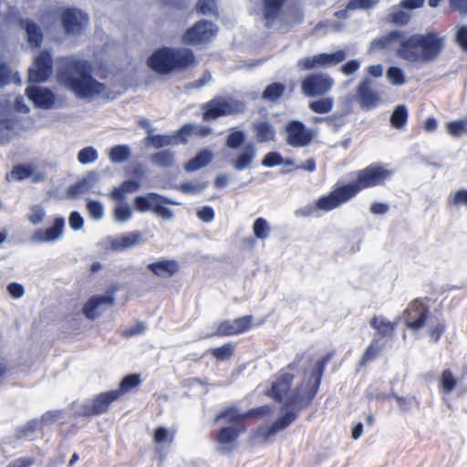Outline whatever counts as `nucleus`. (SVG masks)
<instances>
[{"mask_svg":"<svg viewBox=\"0 0 467 467\" xmlns=\"http://www.w3.org/2000/svg\"><path fill=\"white\" fill-rule=\"evenodd\" d=\"M392 176V171L379 163H371L356 172V179L350 182L335 185L328 193L320 196L314 205H308L297 212L305 217L312 216L318 210L330 212L355 198L360 192L382 186Z\"/></svg>","mask_w":467,"mask_h":467,"instance_id":"1","label":"nucleus"},{"mask_svg":"<svg viewBox=\"0 0 467 467\" xmlns=\"http://www.w3.org/2000/svg\"><path fill=\"white\" fill-rule=\"evenodd\" d=\"M334 353L328 352L316 361L311 368V372L306 380H303L293 390L292 394L286 398L284 402L285 409L292 410L286 411L279 419H277L264 433L263 440L267 441L271 437L275 436L278 431L287 428L294 422L298 412L311 406L315 400L321 382L327 365L332 359Z\"/></svg>","mask_w":467,"mask_h":467,"instance_id":"2","label":"nucleus"},{"mask_svg":"<svg viewBox=\"0 0 467 467\" xmlns=\"http://www.w3.org/2000/svg\"><path fill=\"white\" fill-rule=\"evenodd\" d=\"M57 70V78L80 98H90L101 94L105 85L91 75L88 61L72 57H62Z\"/></svg>","mask_w":467,"mask_h":467,"instance_id":"3","label":"nucleus"},{"mask_svg":"<svg viewBox=\"0 0 467 467\" xmlns=\"http://www.w3.org/2000/svg\"><path fill=\"white\" fill-rule=\"evenodd\" d=\"M444 48V38L439 33L430 31L413 34L400 44L399 56L411 63H429L436 60Z\"/></svg>","mask_w":467,"mask_h":467,"instance_id":"4","label":"nucleus"},{"mask_svg":"<svg viewBox=\"0 0 467 467\" xmlns=\"http://www.w3.org/2000/svg\"><path fill=\"white\" fill-rule=\"evenodd\" d=\"M195 63V56L189 48L161 47L148 58L149 67L159 74L184 70Z\"/></svg>","mask_w":467,"mask_h":467,"instance_id":"5","label":"nucleus"},{"mask_svg":"<svg viewBox=\"0 0 467 467\" xmlns=\"http://www.w3.org/2000/svg\"><path fill=\"white\" fill-rule=\"evenodd\" d=\"M141 383L139 374H130L122 379L119 389L102 392L81 405L79 415L90 418L106 413L110 405L122 395L137 388Z\"/></svg>","mask_w":467,"mask_h":467,"instance_id":"6","label":"nucleus"},{"mask_svg":"<svg viewBox=\"0 0 467 467\" xmlns=\"http://www.w3.org/2000/svg\"><path fill=\"white\" fill-rule=\"evenodd\" d=\"M223 419H225L229 425L219 429L213 440L221 445L223 452H231L237 447L240 435L246 431V426L234 407L225 408L215 417L216 421Z\"/></svg>","mask_w":467,"mask_h":467,"instance_id":"7","label":"nucleus"},{"mask_svg":"<svg viewBox=\"0 0 467 467\" xmlns=\"http://www.w3.org/2000/svg\"><path fill=\"white\" fill-rule=\"evenodd\" d=\"M303 358V354H298L291 363L280 369L275 377V380L273 381L271 387L265 390V396L271 398L277 403L284 402L295 379L293 371L298 368Z\"/></svg>","mask_w":467,"mask_h":467,"instance_id":"8","label":"nucleus"},{"mask_svg":"<svg viewBox=\"0 0 467 467\" xmlns=\"http://www.w3.org/2000/svg\"><path fill=\"white\" fill-rule=\"evenodd\" d=\"M202 118L213 120L220 117L239 114L244 111L245 105L242 101L216 97L202 105Z\"/></svg>","mask_w":467,"mask_h":467,"instance_id":"9","label":"nucleus"},{"mask_svg":"<svg viewBox=\"0 0 467 467\" xmlns=\"http://www.w3.org/2000/svg\"><path fill=\"white\" fill-rule=\"evenodd\" d=\"M429 317L427 304L421 298H415L408 304L400 318L407 329L417 332L425 327Z\"/></svg>","mask_w":467,"mask_h":467,"instance_id":"10","label":"nucleus"},{"mask_svg":"<svg viewBox=\"0 0 467 467\" xmlns=\"http://www.w3.org/2000/svg\"><path fill=\"white\" fill-rule=\"evenodd\" d=\"M169 203H171L169 199L155 192H149L145 195L137 196L134 199V208L136 211L140 213L151 211L163 219H171L173 216L172 212L165 206V204Z\"/></svg>","mask_w":467,"mask_h":467,"instance_id":"11","label":"nucleus"},{"mask_svg":"<svg viewBox=\"0 0 467 467\" xmlns=\"http://www.w3.org/2000/svg\"><path fill=\"white\" fill-rule=\"evenodd\" d=\"M218 31L217 26L208 20H199L182 35V41L189 45H203L212 41Z\"/></svg>","mask_w":467,"mask_h":467,"instance_id":"12","label":"nucleus"},{"mask_svg":"<svg viewBox=\"0 0 467 467\" xmlns=\"http://www.w3.org/2000/svg\"><path fill=\"white\" fill-rule=\"evenodd\" d=\"M334 80L327 74L314 73L307 75L301 82L303 94L309 98L323 97L330 91Z\"/></svg>","mask_w":467,"mask_h":467,"instance_id":"13","label":"nucleus"},{"mask_svg":"<svg viewBox=\"0 0 467 467\" xmlns=\"http://www.w3.org/2000/svg\"><path fill=\"white\" fill-rule=\"evenodd\" d=\"M53 72L52 56L47 50H42L28 69V81L42 83L48 79Z\"/></svg>","mask_w":467,"mask_h":467,"instance_id":"14","label":"nucleus"},{"mask_svg":"<svg viewBox=\"0 0 467 467\" xmlns=\"http://www.w3.org/2000/svg\"><path fill=\"white\" fill-rule=\"evenodd\" d=\"M60 19L67 35H80L88 23V15L73 7L65 8L60 14Z\"/></svg>","mask_w":467,"mask_h":467,"instance_id":"15","label":"nucleus"},{"mask_svg":"<svg viewBox=\"0 0 467 467\" xmlns=\"http://www.w3.org/2000/svg\"><path fill=\"white\" fill-rule=\"evenodd\" d=\"M285 130L287 133L286 142L292 147H305L313 139L311 131L307 130L306 126L298 120L288 122Z\"/></svg>","mask_w":467,"mask_h":467,"instance_id":"16","label":"nucleus"},{"mask_svg":"<svg viewBox=\"0 0 467 467\" xmlns=\"http://www.w3.org/2000/svg\"><path fill=\"white\" fill-rule=\"evenodd\" d=\"M64 227L65 219L57 217L54 219L52 226L35 231L31 235V241L37 244L55 242L62 235Z\"/></svg>","mask_w":467,"mask_h":467,"instance_id":"17","label":"nucleus"},{"mask_svg":"<svg viewBox=\"0 0 467 467\" xmlns=\"http://www.w3.org/2000/svg\"><path fill=\"white\" fill-rule=\"evenodd\" d=\"M26 94L36 108L48 109L55 104V95L49 88L29 86Z\"/></svg>","mask_w":467,"mask_h":467,"instance_id":"18","label":"nucleus"},{"mask_svg":"<svg viewBox=\"0 0 467 467\" xmlns=\"http://www.w3.org/2000/svg\"><path fill=\"white\" fill-rule=\"evenodd\" d=\"M147 269L159 278H170L179 272L180 265L173 259H161L150 263Z\"/></svg>","mask_w":467,"mask_h":467,"instance_id":"19","label":"nucleus"},{"mask_svg":"<svg viewBox=\"0 0 467 467\" xmlns=\"http://www.w3.org/2000/svg\"><path fill=\"white\" fill-rule=\"evenodd\" d=\"M357 96L362 109H370L377 106L379 101V95L371 88V82L364 78L357 88Z\"/></svg>","mask_w":467,"mask_h":467,"instance_id":"20","label":"nucleus"},{"mask_svg":"<svg viewBox=\"0 0 467 467\" xmlns=\"http://www.w3.org/2000/svg\"><path fill=\"white\" fill-rule=\"evenodd\" d=\"M115 290L113 288L109 295L92 296L83 306V314L86 317L92 320L98 317L99 313L97 310L101 305L113 306L115 302L113 293Z\"/></svg>","mask_w":467,"mask_h":467,"instance_id":"21","label":"nucleus"},{"mask_svg":"<svg viewBox=\"0 0 467 467\" xmlns=\"http://www.w3.org/2000/svg\"><path fill=\"white\" fill-rule=\"evenodd\" d=\"M369 325L379 337L391 338L398 327V321H389L383 317L374 316L369 320Z\"/></svg>","mask_w":467,"mask_h":467,"instance_id":"22","label":"nucleus"},{"mask_svg":"<svg viewBox=\"0 0 467 467\" xmlns=\"http://www.w3.org/2000/svg\"><path fill=\"white\" fill-rule=\"evenodd\" d=\"M256 150L253 142L246 143L242 151L232 160V164L237 171L248 168L255 158Z\"/></svg>","mask_w":467,"mask_h":467,"instance_id":"23","label":"nucleus"},{"mask_svg":"<svg viewBox=\"0 0 467 467\" xmlns=\"http://www.w3.org/2000/svg\"><path fill=\"white\" fill-rule=\"evenodd\" d=\"M20 26L26 30L30 47H39L43 41V33L39 26L30 19H21Z\"/></svg>","mask_w":467,"mask_h":467,"instance_id":"24","label":"nucleus"},{"mask_svg":"<svg viewBox=\"0 0 467 467\" xmlns=\"http://www.w3.org/2000/svg\"><path fill=\"white\" fill-rule=\"evenodd\" d=\"M287 0H262L263 15L266 26L270 27L279 16L281 10Z\"/></svg>","mask_w":467,"mask_h":467,"instance_id":"25","label":"nucleus"},{"mask_svg":"<svg viewBox=\"0 0 467 467\" xmlns=\"http://www.w3.org/2000/svg\"><path fill=\"white\" fill-rule=\"evenodd\" d=\"M98 180L99 176L97 172H88L85 178L69 187L68 195L71 197H78L88 192L94 187Z\"/></svg>","mask_w":467,"mask_h":467,"instance_id":"26","label":"nucleus"},{"mask_svg":"<svg viewBox=\"0 0 467 467\" xmlns=\"http://www.w3.org/2000/svg\"><path fill=\"white\" fill-rule=\"evenodd\" d=\"M141 240V234L138 231L130 232L119 236L113 243L115 250H125L138 244Z\"/></svg>","mask_w":467,"mask_h":467,"instance_id":"27","label":"nucleus"},{"mask_svg":"<svg viewBox=\"0 0 467 467\" xmlns=\"http://www.w3.org/2000/svg\"><path fill=\"white\" fill-rule=\"evenodd\" d=\"M383 347L384 344L381 343L380 338L375 337L370 342V344L368 346L364 353L362 354L361 358L359 360V366L365 367L368 364V362L376 358L379 355Z\"/></svg>","mask_w":467,"mask_h":467,"instance_id":"28","label":"nucleus"},{"mask_svg":"<svg viewBox=\"0 0 467 467\" xmlns=\"http://www.w3.org/2000/svg\"><path fill=\"white\" fill-rule=\"evenodd\" d=\"M254 131L255 132L257 140L260 142L273 140L275 135L274 128L267 121L255 123L254 125Z\"/></svg>","mask_w":467,"mask_h":467,"instance_id":"29","label":"nucleus"},{"mask_svg":"<svg viewBox=\"0 0 467 467\" xmlns=\"http://www.w3.org/2000/svg\"><path fill=\"white\" fill-rule=\"evenodd\" d=\"M150 160L156 166L171 168L175 164L174 153L170 150H160L151 155Z\"/></svg>","mask_w":467,"mask_h":467,"instance_id":"30","label":"nucleus"},{"mask_svg":"<svg viewBox=\"0 0 467 467\" xmlns=\"http://www.w3.org/2000/svg\"><path fill=\"white\" fill-rule=\"evenodd\" d=\"M212 161V153L209 150H202L200 151L194 158L191 159L185 165V170L187 171H197L207 164Z\"/></svg>","mask_w":467,"mask_h":467,"instance_id":"31","label":"nucleus"},{"mask_svg":"<svg viewBox=\"0 0 467 467\" xmlns=\"http://www.w3.org/2000/svg\"><path fill=\"white\" fill-rule=\"evenodd\" d=\"M309 109L317 114L329 113L334 107V99L332 97H321L317 100L309 102Z\"/></svg>","mask_w":467,"mask_h":467,"instance_id":"32","label":"nucleus"},{"mask_svg":"<svg viewBox=\"0 0 467 467\" xmlns=\"http://www.w3.org/2000/svg\"><path fill=\"white\" fill-rule=\"evenodd\" d=\"M285 91V86L280 82L269 84L264 90L262 98L265 100L274 102L279 99Z\"/></svg>","mask_w":467,"mask_h":467,"instance_id":"33","label":"nucleus"},{"mask_svg":"<svg viewBox=\"0 0 467 467\" xmlns=\"http://www.w3.org/2000/svg\"><path fill=\"white\" fill-rule=\"evenodd\" d=\"M408 121V110L404 105H399L390 116V124L394 129L401 130Z\"/></svg>","mask_w":467,"mask_h":467,"instance_id":"34","label":"nucleus"},{"mask_svg":"<svg viewBox=\"0 0 467 467\" xmlns=\"http://www.w3.org/2000/svg\"><path fill=\"white\" fill-rule=\"evenodd\" d=\"M130 156V150L127 145H117L110 149L109 158L113 163H120Z\"/></svg>","mask_w":467,"mask_h":467,"instance_id":"35","label":"nucleus"},{"mask_svg":"<svg viewBox=\"0 0 467 467\" xmlns=\"http://www.w3.org/2000/svg\"><path fill=\"white\" fill-rule=\"evenodd\" d=\"M33 174V168L30 165H15L10 173L6 175V180L23 181Z\"/></svg>","mask_w":467,"mask_h":467,"instance_id":"36","label":"nucleus"},{"mask_svg":"<svg viewBox=\"0 0 467 467\" xmlns=\"http://www.w3.org/2000/svg\"><path fill=\"white\" fill-rule=\"evenodd\" d=\"M273 413L272 407L270 405H263L260 407H256L251 409L244 413H239L240 418L244 422L246 419L250 418H258L262 419L267 416H270Z\"/></svg>","mask_w":467,"mask_h":467,"instance_id":"37","label":"nucleus"},{"mask_svg":"<svg viewBox=\"0 0 467 467\" xmlns=\"http://www.w3.org/2000/svg\"><path fill=\"white\" fill-rule=\"evenodd\" d=\"M323 67L338 65L343 62L347 57L345 50L339 49L334 53H320Z\"/></svg>","mask_w":467,"mask_h":467,"instance_id":"38","label":"nucleus"},{"mask_svg":"<svg viewBox=\"0 0 467 467\" xmlns=\"http://www.w3.org/2000/svg\"><path fill=\"white\" fill-rule=\"evenodd\" d=\"M457 386V379L450 369H444L440 378V388L444 393H451Z\"/></svg>","mask_w":467,"mask_h":467,"instance_id":"39","label":"nucleus"},{"mask_svg":"<svg viewBox=\"0 0 467 467\" xmlns=\"http://www.w3.org/2000/svg\"><path fill=\"white\" fill-rule=\"evenodd\" d=\"M175 437V431H170L165 427L159 426L154 430L153 441L156 444L164 442L171 443Z\"/></svg>","mask_w":467,"mask_h":467,"instance_id":"40","label":"nucleus"},{"mask_svg":"<svg viewBox=\"0 0 467 467\" xmlns=\"http://www.w3.org/2000/svg\"><path fill=\"white\" fill-rule=\"evenodd\" d=\"M253 316L247 315L232 320L235 336L250 330L253 327Z\"/></svg>","mask_w":467,"mask_h":467,"instance_id":"41","label":"nucleus"},{"mask_svg":"<svg viewBox=\"0 0 467 467\" xmlns=\"http://www.w3.org/2000/svg\"><path fill=\"white\" fill-rule=\"evenodd\" d=\"M253 231H254V234L256 238L264 240V239L267 238L269 235V233H270L269 223H267V221L265 218L259 217L254 223Z\"/></svg>","mask_w":467,"mask_h":467,"instance_id":"42","label":"nucleus"},{"mask_svg":"<svg viewBox=\"0 0 467 467\" xmlns=\"http://www.w3.org/2000/svg\"><path fill=\"white\" fill-rule=\"evenodd\" d=\"M195 9L202 15H217V5L215 0H198Z\"/></svg>","mask_w":467,"mask_h":467,"instance_id":"43","label":"nucleus"},{"mask_svg":"<svg viewBox=\"0 0 467 467\" xmlns=\"http://www.w3.org/2000/svg\"><path fill=\"white\" fill-rule=\"evenodd\" d=\"M298 66L302 69L309 70L316 67H323L321 54L311 57H306L298 61Z\"/></svg>","mask_w":467,"mask_h":467,"instance_id":"44","label":"nucleus"},{"mask_svg":"<svg viewBox=\"0 0 467 467\" xmlns=\"http://www.w3.org/2000/svg\"><path fill=\"white\" fill-rule=\"evenodd\" d=\"M98 151L93 147H85L78 153V160L81 164L94 162L98 159Z\"/></svg>","mask_w":467,"mask_h":467,"instance_id":"45","label":"nucleus"},{"mask_svg":"<svg viewBox=\"0 0 467 467\" xmlns=\"http://www.w3.org/2000/svg\"><path fill=\"white\" fill-rule=\"evenodd\" d=\"M448 205L451 207H457L464 205L467 207V189H461L451 194L448 198Z\"/></svg>","mask_w":467,"mask_h":467,"instance_id":"46","label":"nucleus"},{"mask_svg":"<svg viewBox=\"0 0 467 467\" xmlns=\"http://www.w3.org/2000/svg\"><path fill=\"white\" fill-rule=\"evenodd\" d=\"M213 336H216V337L235 336L232 320H223V321H221L220 323H218L216 329L213 333Z\"/></svg>","mask_w":467,"mask_h":467,"instance_id":"47","label":"nucleus"},{"mask_svg":"<svg viewBox=\"0 0 467 467\" xmlns=\"http://www.w3.org/2000/svg\"><path fill=\"white\" fill-rule=\"evenodd\" d=\"M234 353V348L231 344H224L219 348L212 349V355L218 360L229 359Z\"/></svg>","mask_w":467,"mask_h":467,"instance_id":"48","label":"nucleus"},{"mask_svg":"<svg viewBox=\"0 0 467 467\" xmlns=\"http://www.w3.org/2000/svg\"><path fill=\"white\" fill-rule=\"evenodd\" d=\"M454 42L462 51L467 52V25L456 27Z\"/></svg>","mask_w":467,"mask_h":467,"instance_id":"49","label":"nucleus"},{"mask_svg":"<svg viewBox=\"0 0 467 467\" xmlns=\"http://www.w3.org/2000/svg\"><path fill=\"white\" fill-rule=\"evenodd\" d=\"M245 140V135L241 130L231 132L226 139V145L230 149H238Z\"/></svg>","mask_w":467,"mask_h":467,"instance_id":"50","label":"nucleus"},{"mask_svg":"<svg viewBox=\"0 0 467 467\" xmlns=\"http://www.w3.org/2000/svg\"><path fill=\"white\" fill-rule=\"evenodd\" d=\"M207 186L206 182L192 183L191 182H182L179 185V190L182 193L195 194L202 192Z\"/></svg>","mask_w":467,"mask_h":467,"instance_id":"51","label":"nucleus"},{"mask_svg":"<svg viewBox=\"0 0 467 467\" xmlns=\"http://www.w3.org/2000/svg\"><path fill=\"white\" fill-rule=\"evenodd\" d=\"M45 215V210L40 205H34L30 209L27 219L32 224L37 225L43 222Z\"/></svg>","mask_w":467,"mask_h":467,"instance_id":"52","label":"nucleus"},{"mask_svg":"<svg viewBox=\"0 0 467 467\" xmlns=\"http://www.w3.org/2000/svg\"><path fill=\"white\" fill-rule=\"evenodd\" d=\"M387 76L394 85H402L406 81L403 71L398 67H390L387 71Z\"/></svg>","mask_w":467,"mask_h":467,"instance_id":"53","label":"nucleus"},{"mask_svg":"<svg viewBox=\"0 0 467 467\" xmlns=\"http://www.w3.org/2000/svg\"><path fill=\"white\" fill-rule=\"evenodd\" d=\"M378 0H349L347 10L370 9L376 5Z\"/></svg>","mask_w":467,"mask_h":467,"instance_id":"54","label":"nucleus"},{"mask_svg":"<svg viewBox=\"0 0 467 467\" xmlns=\"http://www.w3.org/2000/svg\"><path fill=\"white\" fill-rule=\"evenodd\" d=\"M87 209L89 215L95 219L99 220L103 216V206L99 202L88 201L87 203Z\"/></svg>","mask_w":467,"mask_h":467,"instance_id":"55","label":"nucleus"},{"mask_svg":"<svg viewBox=\"0 0 467 467\" xmlns=\"http://www.w3.org/2000/svg\"><path fill=\"white\" fill-rule=\"evenodd\" d=\"M36 421H28L24 426H21L16 430V436L17 439H25L28 437L29 434L35 432L36 431Z\"/></svg>","mask_w":467,"mask_h":467,"instance_id":"56","label":"nucleus"},{"mask_svg":"<svg viewBox=\"0 0 467 467\" xmlns=\"http://www.w3.org/2000/svg\"><path fill=\"white\" fill-rule=\"evenodd\" d=\"M282 156L275 151L268 152L263 159L262 164L265 167H274L282 164Z\"/></svg>","mask_w":467,"mask_h":467,"instance_id":"57","label":"nucleus"},{"mask_svg":"<svg viewBox=\"0 0 467 467\" xmlns=\"http://www.w3.org/2000/svg\"><path fill=\"white\" fill-rule=\"evenodd\" d=\"M391 20L399 26H405L410 20V15L403 10H399L391 14Z\"/></svg>","mask_w":467,"mask_h":467,"instance_id":"58","label":"nucleus"},{"mask_svg":"<svg viewBox=\"0 0 467 467\" xmlns=\"http://www.w3.org/2000/svg\"><path fill=\"white\" fill-rule=\"evenodd\" d=\"M114 216L119 222H125L131 216V210L127 205L117 206L114 210Z\"/></svg>","mask_w":467,"mask_h":467,"instance_id":"59","label":"nucleus"},{"mask_svg":"<svg viewBox=\"0 0 467 467\" xmlns=\"http://www.w3.org/2000/svg\"><path fill=\"white\" fill-rule=\"evenodd\" d=\"M359 67H360L359 61L357 59H352V60L348 61L344 65H342L340 67V71L345 76H350V75L354 74L356 71H358Z\"/></svg>","mask_w":467,"mask_h":467,"instance_id":"60","label":"nucleus"},{"mask_svg":"<svg viewBox=\"0 0 467 467\" xmlns=\"http://www.w3.org/2000/svg\"><path fill=\"white\" fill-rule=\"evenodd\" d=\"M68 222L69 226L75 231L81 229L84 225V220L82 216L78 212L76 211L69 214Z\"/></svg>","mask_w":467,"mask_h":467,"instance_id":"61","label":"nucleus"},{"mask_svg":"<svg viewBox=\"0 0 467 467\" xmlns=\"http://www.w3.org/2000/svg\"><path fill=\"white\" fill-rule=\"evenodd\" d=\"M197 215L203 222L209 223L214 218V211L210 206H204L198 211Z\"/></svg>","mask_w":467,"mask_h":467,"instance_id":"62","label":"nucleus"},{"mask_svg":"<svg viewBox=\"0 0 467 467\" xmlns=\"http://www.w3.org/2000/svg\"><path fill=\"white\" fill-rule=\"evenodd\" d=\"M34 459L30 457H21L10 462L6 467H30L34 464Z\"/></svg>","mask_w":467,"mask_h":467,"instance_id":"63","label":"nucleus"},{"mask_svg":"<svg viewBox=\"0 0 467 467\" xmlns=\"http://www.w3.org/2000/svg\"><path fill=\"white\" fill-rule=\"evenodd\" d=\"M450 5L460 12L462 15H467V0H449Z\"/></svg>","mask_w":467,"mask_h":467,"instance_id":"64","label":"nucleus"}]
</instances>
